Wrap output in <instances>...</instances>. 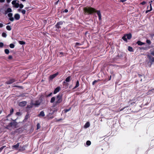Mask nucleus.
Masks as SVG:
<instances>
[{
    "instance_id": "69168bd1",
    "label": "nucleus",
    "mask_w": 154,
    "mask_h": 154,
    "mask_svg": "<svg viewBox=\"0 0 154 154\" xmlns=\"http://www.w3.org/2000/svg\"><path fill=\"white\" fill-rule=\"evenodd\" d=\"M29 8L28 7H26L25 8V9L26 10H28Z\"/></svg>"
},
{
    "instance_id": "a19ab883",
    "label": "nucleus",
    "mask_w": 154,
    "mask_h": 154,
    "mask_svg": "<svg viewBox=\"0 0 154 154\" xmlns=\"http://www.w3.org/2000/svg\"><path fill=\"white\" fill-rule=\"evenodd\" d=\"M6 147V146H2L0 148V152H1L2 151V150H3V149Z\"/></svg>"
},
{
    "instance_id": "f704fd0d",
    "label": "nucleus",
    "mask_w": 154,
    "mask_h": 154,
    "mask_svg": "<svg viewBox=\"0 0 154 154\" xmlns=\"http://www.w3.org/2000/svg\"><path fill=\"white\" fill-rule=\"evenodd\" d=\"M5 52L6 54H8L9 53V51L8 49H5Z\"/></svg>"
},
{
    "instance_id": "4be33fe9",
    "label": "nucleus",
    "mask_w": 154,
    "mask_h": 154,
    "mask_svg": "<svg viewBox=\"0 0 154 154\" xmlns=\"http://www.w3.org/2000/svg\"><path fill=\"white\" fill-rule=\"evenodd\" d=\"M63 85L65 86V87L66 88H67L68 87L69 84L68 83H66L65 81H64L63 82Z\"/></svg>"
},
{
    "instance_id": "13d9d810",
    "label": "nucleus",
    "mask_w": 154,
    "mask_h": 154,
    "mask_svg": "<svg viewBox=\"0 0 154 154\" xmlns=\"http://www.w3.org/2000/svg\"><path fill=\"white\" fill-rule=\"evenodd\" d=\"M3 25L2 23H0V28H2L3 27Z\"/></svg>"
},
{
    "instance_id": "1a4fd4ad",
    "label": "nucleus",
    "mask_w": 154,
    "mask_h": 154,
    "mask_svg": "<svg viewBox=\"0 0 154 154\" xmlns=\"http://www.w3.org/2000/svg\"><path fill=\"white\" fill-rule=\"evenodd\" d=\"M52 111V112L51 113H50L48 115V116H49L50 115H53L55 112H57V109L56 108H53L52 109H50V111Z\"/></svg>"
},
{
    "instance_id": "f257e3e1",
    "label": "nucleus",
    "mask_w": 154,
    "mask_h": 154,
    "mask_svg": "<svg viewBox=\"0 0 154 154\" xmlns=\"http://www.w3.org/2000/svg\"><path fill=\"white\" fill-rule=\"evenodd\" d=\"M83 11L85 15H88L95 13L96 9L91 7L87 6L84 8Z\"/></svg>"
},
{
    "instance_id": "6e6552de",
    "label": "nucleus",
    "mask_w": 154,
    "mask_h": 154,
    "mask_svg": "<svg viewBox=\"0 0 154 154\" xmlns=\"http://www.w3.org/2000/svg\"><path fill=\"white\" fill-rule=\"evenodd\" d=\"M15 80L14 79H10L9 80L5 82V83L7 84H10L14 83L15 82Z\"/></svg>"
},
{
    "instance_id": "f03ea898",
    "label": "nucleus",
    "mask_w": 154,
    "mask_h": 154,
    "mask_svg": "<svg viewBox=\"0 0 154 154\" xmlns=\"http://www.w3.org/2000/svg\"><path fill=\"white\" fill-rule=\"evenodd\" d=\"M57 100L54 103L53 106V107L56 106L58 104L61 103L62 101V95L59 94L57 96Z\"/></svg>"
},
{
    "instance_id": "cd10ccee",
    "label": "nucleus",
    "mask_w": 154,
    "mask_h": 154,
    "mask_svg": "<svg viewBox=\"0 0 154 154\" xmlns=\"http://www.w3.org/2000/svg\"><path fill=\"white\" fill-rule=\"evenodd\" d=\"M79 86V81L77 80L76 82V84L75 86L74 89H75L78 87Z\"/></svg>"
},
{
    "instance_id": "20e7f679",
    "label": "nucleus",
    "mask_w": 154,
    "mask_h": 154,
    "mask_svg": "<svg viewBox=\"0 0 154 154\" xmlns=\"http://www.w3.org/2000/svg\"><path fill=\"white\" fill-rule=\"evenodd\" d=\"M137 99L136 97H134L133 99H130L128 102V104L129 106H131L135 103L137 101Z\"/></svg>"
},
{
    "instance_id": "f3484780",
    "label": "nucleus",
    "mask_w": 154,
    "mask_h": 154,
    "mask_svg": "<svg viewBox=\"0 0 154 154\" xmlns=\"http://www.w3.org/2000/svg\"><path fill=\"white\" fill-rule=\"evenodd\" d=\"M14 111V110L13 108H11L10 111V113L6 116V118H8L10 116H11L13 113Z\"/></svg>"
},
{
    "instance_id": "680f3d73",
    "label": "nucleus",
    "mask_w": 154,
    "mask_h": 154,
    "mask_svg": "<svg viewBox=\"0 0 154 154\" xmlns=\"http://www.w3.org/2000/svg\"><path fill=\"white\" fill-rule=\"evenodd\" d=\"M20 112H17L16 113V114L17 115H18V116H19L20 115Z\"/></svg>"
},
{
    "instance_id": "dca6fc26",
    "label": "nucleus",
    "mask_w": 154,
    "mask_h": 154,
    "mask_svg": "<svg viewBox=\"0 0 154 154\" xmlns=\"http://www.w3.org/2000/svg\"><path fill=\"white\" fill-rule=\"evenodd\" d=\"M14 17L15 19L16 20H19L20 18V15L18 14H16L14 16Z\"/></svg>"
},
{
    "instance_id": "09e8293b",
    "label": "nucleus",
    "mask_w": 154,
    "mask_h": 154,
    "mask_svg": "<svg viewBox=\"0 0 154 154\" xmlns=\"http://www.w3.org/2000/svg\"><path fill=\"white\" fill-rule=\"evenodd\" d=\"M52 93H50L49 94H48V95H46V97H49L51 96V95H52Z\"/></svg>"
},
{
    "instance_id": "37998d69",
    "label": "nucleus",
    "mask_w": 154,
    "mask_h": 154,
    "mask_svg": "<svg viewBox=\"0 0 154 154\" xmlns=\"http://www.w3.org/2000/svg\"><path fill=\"white\" fill-rule=\"evenodd\" d=\"M146 2H145L144 1H143V2H141L140 3V5H144L146 4Z\"/></svg>"
},
{
    "instance_id": "9d476101",
    "label": "nucleus",
    "mask_w": 154,
    "mask_h": 154,
    "mask_svg": "<svg viewBox=\"0 0 154 154\" xmlns=\"http://www.w3.org/2000/svg\"><path fill=\"white\" fill-rule=\"evenodd\" d=\"M95 13H96L97 15H98L99 17V20H101V15L100 11L99 10H96V11Z\"/></svg>"
},
{
    "instance_id": "7ed1b4c3",
    "label": "nucleus",
    "mask_w": 154,
    "mask_h": 154,
    "mask_svg": "<svg viewBox=\"0 0 154 154\" xmlns=\"http://www.w3.org/2000/svg\"><path fill=\"white\" fill-rule=\"evenodd\" d=\"M13 122H11L8 124V125H7L6 128H8V127H16V126L17 125V122L15 121V120H13Z\"/></svg>"
},
{
    "instance_id": "e2e57ef3",
    "label": "nucleus",
    "mask_w": 154,
    "mask_h": 154,
    "mask_svg": "<svg viewBox=\"0 0 154 154\" xmlns=\"http://www.w3.org/2000/svg\"><path fill=\"white\" fill-rule=\"evenodd\" d=\"M5 0H0V2L1 3L3 2H5Z\"/></svg>"
},
{
    "instance_id": "ea45409f",
    "label": "nucleus",
    "mask_w": 154,
    "mask_h": 154,
    "mask_svg": "<svg viewBox=\"0 0 154 154\" xmlns=\"http://www.w3.org/2000/svg\"><path fill=\"white\" fill-rule=\"evenodd\" d=\"M26 12V11L25 10L22 9L21 11V13L23 14H25Z\"/></svg>"
},
{
    "instance_id": "412c9836",
    "label": "nucleus",
    "mask_w": 154,
    "mask_h": 154,
    "mask_svg": "<svg viewBox=\"0 0 154 154\" xmlns=\"http://www.w3.org/2000/svg\"><path fill=\"white\" fill-rule=\"evenodd\" d=\"M137 45H142L145 44V43L141 42L140 41H138L137 42Z\"/></svg>"
},
{
    "instance_id": "603ef678",
    "label": "nucleus",
    "mask_w": 154,
    "mask_h": 154,
    "mask_svg": "<svg viewBox=\"0 0 154 154\" xmlns=\"http://www.w3.org/2000/svg\"><path fill=\"white\" fill-rule=\"evenodd\" d=\"M13 87H17V88H21L22 87L21 86H18L17 85H14V86H13Z\"/></svg>"
},
{
    "instance_id": "bf43d9fd",
    "label": "nucleus",
    "mask_w": 154,
    "mask_h": 154,
    "mask_svg": "<svg viewBox=\"0 0 154 154\" xmlns=\"http://www.w3.org/2000/svg\"><path fill=\"white\" fill-rule=\"evenodd\" d=\"M127 0H120V2H124L125 1H126Z\"/></svg>"
},
{
    "instance_id": "49530a36",
    "label": "nucleus",
    "mask_w": 154,
    "mask_h": 154,
    "mask_svg": "<svg viewBox=\"0 0 154 154\" xmlns=\"http://www.w3.org/2000/svg\"><path fill=\"white\" fill-rule=\"evenodd\" d=\"M4 46V44L2 42H0V48H2Z\"/></svg>"
},
{
    "instance_id": "5701e85b",
    "label": "nucleus",
    "mask_w": 154,
    "mask_h": 154,
    "mask_svg": "<svg viewBox=\"0 0 154 154\" xmlns=\"http://www.w3.org/2000/svg\"><path fill=\"white\" fill-rule=\"evenodd\" d=\"M149 5H150V10H147L146 11V14L148 12L150 11H151L152 10V6L151 5V4H150Z\"/></svg>"
},
{
    "instance_id": "0eeeda50",
    "label": "nucleus",
    "mask_w": 154,
    "mask_h": 154,
    "mask_svg": "<svg viewBox=\"0 0 154 154\" xmlns=\"http://www.w3.org/2000/svg\"><path fill=\"white\" fill-rule=\"evenodd\" d=\"M147 56V57L149 60L151 64H152L153 62H154V57L149 54H148Z\"/></svg>"
},
{
    "instance_id": "7c9ffc66",
    "label": "nucleus",
    "mask_w": 154,
    "mask_h": 154,
    "mask_svg": "<svg viewBox=\"0 0 154 154\" xmlns=\"http://www.w3.org/2000/svg\"><path fill=\"white\" fill-rule=\"evenodd\" d=\"M6 28L9 31H10L11 29V26L9 25H7L6 27Z\"/></svg>"
},
{
    "instance_id": "864d4df0",
    "label": "nucleus",
    "mask_w": 154,
    "mask_h": 154,
    "mask_svg": "<svg viewBox=\"0 0 154 154\" xmlns=\"http://www.w3.org/2000/svg\"><path fill=\"white\" fill-rule=\"evenodd\" d=\"M81 45V44L79 43L78 42H76L75 43V46L77 45Z\"/></svg>"
},
{
    "instance_id": "a18cd8bd",
    "label": "nucleus",
    "mask_w": 154,
    "mask_h": 154,
    "mask_svg": "<svg viewBox=\"0 0 154 154\" xmlns=\"http://www.w3.org/2000/svg\"><path fill=\"white\" fill-rule=\"evenodd\" d=\"M16 0H14L12 1V4L13 5H14L16 3Z\"/></svg>"
},
{
    "instance_id": "58836bf2",
    "label": "nucleus",
    "mask_w": 154,
    "mask_h": 154,
    "mask_svg": "<svg viewBox=\"0 0 154 154\" xmlns=\"http://www.w3.org/2000/svg\"><path fill=\"white\" fill-rule=\"evenodd\" d=\"M10 47L11 48H14V47L15 45L13 44H11L9 45Z\"/></svg>"
},
{
    "instance_id": "79ce46f5",
    "label": "nucleus",
    "mask_w": 154,
    "mask_h": 154,
    "mask_svg": "<svg viewBox=\"0 0 154 154\" xmlns=\"http://www.w3.org/2000/svg\"><path fill=\"white\" fill-rule=\"evenodd\" d=\"M19 5V7L20 9L24 7L23 5L22 4H20Z\"/></svg>"
},
{
    "instance_id": "3c124183",
    "label": "nucleus",
    "mask_w": 154,
    "mask_h": 154,
    "mask_svg": "<svg viewBox=\"0 0 154 154\" xmlns=\"http://www.w3.org/2000/svg\"><path fill=\"white\" fill-rule=\"evenodd\" d=\"M12 58H13V57H12V56L11 55H9L8 56V59L11 60L12 59Z\"/></svg>"
},
{
    "instance_id": "2f4dec72",
    "label": "nucleus",
    "mask_w": 154,
    "mask_h": 154,
    "mask_svg": "<svg viewBox=\"0 0 154 154\" xmlns=\"http://www.w3.org/2000/svg\"><path fill=\"white\" fill-rule=\"evenodd\" d=\"M21 45H23L25 44V42L23 41H19L18 42Z\"/></svg>"
},
{
    "instance_id": "b1692460",
    "label": "nucleus",
    "mask_w": 154,
    "mask_h": 154,
    "mask_svg": "<svg viewBox=\"0 0 154 154\" xmlns=\"http://www.w3.org/2000/svg\"><path fill=\"white\" fill-rule=\"evenodd\" d=\"M122 38L126 42H127V39L126 38V35L125 34L123 36H122Z\"/></svg>"
},
{
    "instance_id": "4d7b16f0",
    "label": "nucleus",
    "mask_w": 154,
    "mask_h": 154,
    "mask_svg": "<svg viewBox=\"0 0 154 154\" xmlns=\"http://www.w3.org/2000/svg\"><path fill=\"white\" fill-rule=\"evenodd\" d=\"M63 11L64 12L67 13L68 12V10L67 9H65Z\"/></svg>"
},
{
    "instance_id": "e433bc0d",
    "label": "nucleus",
    "mask_w": 154,
    "mask_h": 154,
    "mask_svg": "<svg viewBox=\"0 0 154 154\" xmlns=\"http://www.w3.org/2000/svg\"><path fill=\"white\" fill-rule=\"evenodd\" d=\"M91 142L89 140H88L87 141L86 144L88 146H90L91 144Z\"/></svg>"
},
{
    "instance_id": "8fccbe9b",
    "label": "nucleus",
    "mask_w": 154,
    "mask_h": 154,
    "mask_svg": "<svg viewBox=\"0 0 154 154\" xmlns=\"http://www.w3.org/2000/svg\"><path fill=\"white\" fill-rule=\"evenodd\" d=\"M32 105H29L27 106V107L29 108H31L32 107Z\"/></svg>"
},
{
    "instance_id": "473e14b6",
    "label": "nucleus",
    "mask_w": 154,
    "mask_h": 154,
    "mask_svg": "<svg viewBox=\"0 0 154 154\" xmlns=\"http://www.w3.org/2000/svg\"><path fill=\"white\" fill-rule=\"evenodd\" d=\"M59 56L60 57H61L64 56V53L63 52H60L59 53Z\"/></svg>"
},
{
    "instance_id": "4c0bfd02",
    "label": "nucleus",
    "mask_w": 154,
    "mask_h": 154,
    "mask_svg": "<svg viewBox=\"0 0 154 154\" xmlns=\"http://www.w3.org/2000/svg\"><path fill=\"white\" fill-rule=\"evenodd\" d=\"M41 127L39 123H38L36 125V129L37 130L39 129Z\"/></svg>"
},
{
    "instance_id": "72a5a7b5",
    "label": "nucleus",
    "mask_w": 154,
    "mask_h": 154,
    "mask_svg": "<svg viewBox=\"0 0 154 154\" xmlns=\"http://www.w3.org/2000/svg\"><path fill=\"white\" fill-rule=\"evenodd\" d=\"M19 5V3H17L14 5V7L16 8H18L20 6Z\"/></svg>"
},
{
    "instance_id": "a211bd4d",
    "label": "nucleus",
    "mask_w": 154,
    "mask_h": 154,
    "mask_svg": "<svg viewBox=\"0 0 154 154\" xmlns=\"http://www.w3.org/2000/svg\"><path fill=\"white\" fill-rule=\"evenodd\" d=\"M45 116L44 112L43 111H42L38 115V117H44Z\"/></svg>"
},
{
    "instance_id": "393cba45",
    "label": "nucleus",
    "mask_w": 154,
    "mask_h": 154,
    "mask_svg": "<svg viewBox=\"0 0 154 154\" xmlns=\"http://www.w3.org/2000/svg\"><path fill=\"white\" fill-rule=\"evenodd\" d=\"M71 76H69L68 77L65 79V81L67 82H69L71 80Z\"/></svg>"
},
{
    "instance_id": "c03bdc74",
    "label": "nucleus",
    "mask_w": 154,
    "mask_h": 154,
    "mask_svg": "<svg viewBox=\"0 0 154 154\" xmlns=\"http://www.w3.org/2000/svg\"><path fill=\"white\" fill-rule=\"evenodd\" d=\"M146 42L149 45H150L151 44V42L149 40H146Z\"/></svg>"
},
{
    "instance_id": "c756f323",
    "label": "nucleus",
    "mask_w": 154,
    "mask_h": 154,
    "mask_svg": "<svg viewBox=\"0 0 154 154\" xmlns=\"http://www.w3.org/2000/svg\"><path fill=\"white\" fill-rule=\"evenodd\" d=\"M90 126V124L89 122H86L85 125V127L86 128H88Z\"/></svg>"
},
{
    "instance_id": "ddd939ff",
    "label": "nucleus",
    "mask_w": 154,
    "mask_h": 154,
    "mask_svg": "<svg viewBox=\"0 0 154 154\" xmlns=\"http://www.w3.org/2000/svg\"><path fill=\"white\" fill-rule=\"evenodd\" d=\"M27 103V102L26 101H23L19 103V105L20 106H25Z\"/></svg>"
},
{
    "instance_id": "052dcab7",
    "label": "nucleus",
    "mask_w": 154,
    "mask_h": 154,
    "mask_svg": "<svg viewBox=\"0 0 154 154\" xmlns=\"http://www.w3.org/2000/svg\"><path fill=\"white\" fill-rule=\"evenodd\" d=\"M146 48L141 47V48H140V49H141V50H142V49H143V50H145V49H146Z\"/></svg>"
},
{
    "instance_id": "9b49d317",
    "label": "nucleus",
    "mask_w": 154,
    "mask_h": 154,
    "mask_svg": "<svg viewBox=\"0 0 154 154\" xmlns=\"http://www.w3.org/2000/svg\"><path fill=\"white\" fill-rule=\"evenodd\" d=\"M8 16L9 17V20L11 21L12 22L14 21V18L12 17L13 14L11 13H9L8 14Z\"/></svg>"
},
{
    "instance_id": "0e129e2a",
    "label": "nucleus",
    "mask_w": 154,
    "mask_h": 154,
    "mask_svg": "<svg viewBox=\"0 0 154 154\" xmlns=\"http://www.w3.org/2000/svg\"><path fill=\"white\" fill-rule=\"evenodd\" d=\"M11 1V0H6L7 2L8 3H9Z\"/></svg>"
},
{
    "instance_id": "6ab92c4d",
    "label": "nucleus",
    "mask_w": 154,
    "mask_h": 154,
    "mask_svg": "<svg viewBox=\"0 0 154 154\" xmlns=\"http://www.w3.org/2000/svg\"><path fill=\"white\" fill-rule=\"evenodd\" d=\"M12 11V9L10 8H8L7 9L6 11L5 12V14H6L8 13L11 12Z\"/></svg>"
},
{
    "instance_id": "338daca9",
    "label": "nucleus",
    "mask_w": 154,
    "mask_h": 154,
    "mask_svg": "<svg viewBox=\"0 0 154 154\" xmlns=\"http://www.w3.org/2000/svg\"><path fill=\"white\" fill-rule=\"evenodd\" d=\"M152 1H150V2H149V5L150 4H151V6H152V3H152Z\"/></svg>"
},
{
    "instance_id": "de8ad7c7",
    "label": "nucleus",
    "mask_w": 154,
    "mask_h": 154,
    "mask_svg": "<svg viewBox=\"0 0 154 154\" xmlns=\"http://www.w3.org/2000/svg\"><path fill=\"white\" fill-rule=\"evenodd\" d=\"M71 109V108H69V109H65L64 110H65V112L66 113V112H67L69 111Z\"/></svg>"
},
{
    "instance_id": "5fc2aeb1",
    "label": "nucleus",
    "mask_w": 154,
    "mask_h": 154,
    "mask_svg": "<svg viewBox=\"0 0 154 154\" xmlns=\"http://www.w3.org/2000/svg\"><path fill=\"white\" fill-rule=\"evenodd\" d=\"M97 80H94V81L93 82L92 84L93 85H94L96 82H97Z\"/></svg>"
},
{
    "instance_id": "f8f14e48",
    "label": "nucleus",
    "mask_w": 154,
    "mask_h": 154,
    "mask_svg": "<svg viewBox=\"0 0 154 154\" xmlns=\"http://www.w3.org/2000/svg\"><path fill=\"white\" fill-rule=\"evenodd\" d=\"M58 72H57L55 74H53L52 75H51L49 76V79L50 80H52L58 74Z\"/></svg>"
},
{
    "instance_id": "bb28decb",
    "label": "nucleus",
    "mask_w": 154,
    "mask_h": 154,
    "mask_svg": "<svg viewBox=\"0 0 154 154\" xmlns=\"http://www.w3.org/2000/svg\"><path fill=\"white\" fill-rule=\"evenodd\" d=\"M20 143H18L16 145L13 146V147L16 149L19 146Z\"/></svg>"
},
{
    "instance_id": "2eb2a0df",
    "label": "nucleus",
    "mask_w": 154,
    "mask_h": 154,
    "mask_svg": "<svg viewBox=\"0 0 154 154\" xmlns=\"http://www.w3.org/2000/svg\"><path fill=\"white\" fill-rule=\"evenodd\" d=\"M30 117V115L29 113H27L24 119L23 120L24 122H25L26 120L29 118Z\"/></svg>"
},
{
    "instance_id": "39448f33",
    "label": "nucleus",
    "mask_w": 154,
    "mask_h": 154,
    "mask_svg": "<svg viewBox=\"0 0 154 154\" xmlns=\"http://www.w3.org/2000/svg\"><path fill=\"white\" fill-rule=\"evenodd\" d=\"M42 100H37L35 101V103H32V102H31V105H32L35 106H39L40 105L41 103H42Z\"/></svg>"
},
{
    "instance_id": "4468645a",
    "label": "nucleus",
    "mask_w": 154,
    "mask_h": 154,
    "mask_svg": "<svg viewBox=\"0 0 154 154\" xmlns=\"http://www.w3.org/2000/svg\"><path fill=\"white\" fill-rule=\"evenodd\" d=\"M60 89V86H58L57 88H56L54 91V94H57V93L59 92Z\"/></svg>"
},
{
    "instance_id": "423d86ee",
    "label": "nucleus",
    "mask_w": 154,
    "mask_h": 154,
    "mask_svg": "<svg viewBox=\"0 0 154 154\" xmlns=\"http://www.w3.org/2000/svg\"><path fill=\"white\" fill-rule=\"evenodd\" d=\"M63 23H65V22L63 21H62L57 22L55 25L56 27L58 29H60L61 28V27L60 25H62Z\"/></svg>"
},
{
    "instance_id": "6e6d98bb",
    "label": "nucleus",
    "mask_w": 154,
    "mask_h": 154,
    "mask_svg": "<svg viewBox=\"0 0 154 154\" xmlns=\"http://www.w3.org/2000/svg\"><path fill=\"white\" fill-rule=\"evenodd\" d=\"M150 54L154 56V51H152L151 52Z\"/></svg>"
},
{
    "instance_id": "c85d7f7f",
    "label": "nucleus",
    "mask_w": 154,
    "mask_h": 154,
    "mask_svg": "<svg viewBox=\"0 0 154 154\" xmlns=\"http://www.w3.org/2000/svg\"><path fill=\"white\" fill-rule=\"evenodd\" d=\"M128 50L130 52H133L134 51L133 48L131 46H128Z\"/></svg>"
},
{
    "instance_id": "774afa93",
    "label": "nucleus",
    "mask_w": 154,
    "mask_h": 154,
    "mask_svg": "<svg viewBox=\"0 0 154 154\" xmlns=\"http://www.w3.org/2000/svg\"><path fill=\"white\" fill-rule=\"evenodd\" d=\"M18 11L19 12H20V11H21H21H22V10H21L20 9H19L18 10Z\"/></svg>"
},
{
    "instance_id": "aec40b11",
    "label": "nucleus",
    "mask_w": 154,
    "mask_h": 154,
    "mask_svg": "<svg viewBox=\"0 0 154 154\" xmlns=\"http://www.w3.org/2000/svg\"><path fill=\"white\" fill-rule=\"evenodd\" d=\"M125 35H126V36H127V39H130L132 38V35L130 33L125 34Z\"/></svg>"
},
{
    "instance_id": "a878e982",
    "label": "nucleus",
    "mask_w": 154,
    "mask_h": 154,
    "mask_svg": "<svg viewBox=\"0 0 154 154\" xmlns=\"http://www.w3.org/2000/svg\"><path fill=\"white\" fill-rule=\"evenodd\" d=\"M55 99L56 98L55 97H52L51 99L50 102L52 103H54L55 100Z\"/></svg>"
},
{
    "instance_id": "c9c22d12",
    "label": "nucleus",
    "mask_w": 154,
    "mask_h": 154,
    "mask_svg": "<svg viewBox=\"0 0 154 154\" xmlns=\"http://www.w3.org/2000/svg\"><path fill=\"white\" fill-rule=\"evenodd\" d=\"M7 34L6 33L3 32L2 34V36L4 37L5 38L7 36Z\"/></svg>"
}]
</instances>
